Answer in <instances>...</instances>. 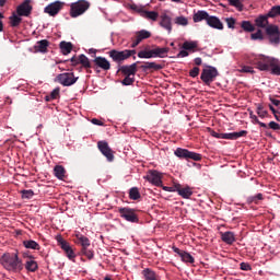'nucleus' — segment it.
I'll list each match as a JSON object with an SVG mask.
<instances>
[{
	"label": "nucleus",
	"instance_id": "1",
	"mask_svg": "<svg viewBox=\"0 0 280 280\" xmlns=\"http://www.w3.org/2000/svg\"><path fill=\"white\" fill-rule=\"evenodd\" d=\"M254 65L259 71H271L272 75H280V61L275 57L260 55L254 60Z\"/></svg>",
	"mask_w": 280,
	"mask_h": 280
},
{
	"label": "nucleus",
	"instance_id": "2",
	"mask_svg": "<svg viewBox=\"0 0 280 280\" xmlns=\"http://www.w3.org/2000/svg\"><path fill=\"white\" fill-rule=\"evenodd\" d=\"M0 264L9 272H21L24 268L23 260L19 258V253H5L0 257Z\"/></svg>",
	"mask_w": 280,
	"mask_h": 280
},
{
	"label": "nucleus",
	"instance_id": "3",
	"mask_svg": "<svg viewBox=\"0 0 280 280\" xmlns=\"http://www.w3.org/2000/svg\"><path fill=\"white\" fill-rule=\"evenodd\" d=\"M91 8V2L86 0H79L70 4V16L71 19H78V16H82L86 10Z\"/></svg>",
	"mask_w": 280,
	"mask_h": 280
},
{
	"label": "nucleus",
	"instance_id": "4",
	"mask_svg": "<svg viewBox=\"0 0 280 280\" xmlns=\"http://www.w3.org/2000/svg\"><path fill=\"white\" fill-rule=\"evenodd\" d=\"M218 75H220L218 69H215V67L208 66L202 70L200 79L207 86H211V82H213Z\"/></svg>",
	"mask_w": 280,
	"mask_h": 280
},
{
	"label": "nucleus",
	"instance_id": "5",
	"mask_svg": "<svg viewBox=\"0 0 280 280\" xmlns=\"http://www.w3.org/2000/svg\"><path fill=\"white\" fill-rule=\"evenodd\" d=\"M174 154L178 159H185V161H189V159L191 161H202V154L191 152V151H189L187 149H183V148H177L175 150Z\"/></svg>",
	"mask_w": 280,
	"mask_h": 280
},
{
	"label": "nucleus",
	"instance_id": "6",
	"mask_svg": "<svg viewBox=\"0 0 280 280\" xmlns=\"http://www.w3.org/2000/svg\"><path fill=\"white\" fill-rule=\"evenodd\" d=\"M268 40L271 45H280V28L275 24H270L265 30Z\"/></svg>",
	"mask_w": 280,
	"mask_h": 280
},
{
	"label": "nucleus",
	"instance_id": "7",
	"mask_svg": "<svg viewBox=\"0 0 280 280\" xmlns=\"http://www.w3.org/2000/svg\"><path fill=\"white\" fill-rule=\"evenodd\" d=\"M118 213L120 218L127 222H132L135 224L139 223V215H137V210L132 208H119Z\"/></svg>",
	"mask_w": 280,
	"mask_h": 280
},
{
	"label": "nucleus",
	"instance_id": "8",
	"mask_svg": "<svg viewBox=\"0 0 280 280\" xmlns=\"http://www.w3.org/2000/svg\"><path fill=\"white\" fill-rule=\"evenodd\" d=\"M56 80L59 82V84H62V86H73V84L78 82L79 78L75 77L73 72H65L58 74Z\"/></svg>",
	"mask_w": 280,
	"mask_h": 280
},
{
	"label": "nucleus",
	"instance_id": "9",
	"mask_svg": "<svg viewBox=\"0 0 280 280\" xmlns=\"http://www.w3.org/2000/svg\"><path fill=\"white\" fill-rule=\"evenodd\" d=\"M97 148H98L100 152L103 154V156L106 158L108 163H113V161H115V151H113V149H110V147L108 145L106 140L98 141Z\"/></svg>",
	"mask_w": 280,
	"mask_h": 280
},
{
	"label": "nucleus",
	"instance_id": "10",
	"mask_svg": "<svg viewBox=\"0 0 280 280\" xmlns=\"http://www.w3.org/2000/svg\"><path fill=\"white\" fill-rule=\"evenodd\" d=\"M32 10H34V7H32V0H24L20 5L16 7V14L18 16H31Z\"/></svg>",
	"mask_w": 280,
	"mask_h": 280
},
{
	"label": "nucleus",
	"instance_id": "11",
	"mask_svg": "<svg viewBox=\"0 0 280 280\" xmlns=\"http://www.w3.org/2000/svg\"><path fill=\"white\" fill-rule=\"evenodd\" d=\"M65 8V2L61 1H55L48 4L45 9L44 12L45 14H49V16H56L59 14L60 10Z\"/></svg>",
	"mask_w": 280,
	"mask_h": 280
},
{
	"label": "nucleus",
	"instance_id": "12",
	"mask_svg": "<svg viewBox=\"0 0 280 280\" xmlns=\"http://www.w3.org/2000/svg\"><path fill=\"white\" fill-rule=\"evenodd\" d=\"M139 62L141 61H137L130 66H120L118 71H120V73H122V75L125 77L135 78V75H137V72L139 71V69L137 68V65H139Z\"/></svg>",
	"mask_w": 280,
	"mask_h": 280
},
{
	"label": "nucleus",
	"instance_id": "13",
	"mask_svg": "<svg viewBox=\"0 0 280 280\" xmlns=\"http://www.w3.org/2000/svg\"><path fill=\"white\" fill-rule=\"evenodd\" d=\"M109 58H112L113 62H116L117 65H121L124 60H128V57L126 55V50H117V49H112L108 52Z\"/></svg>",
	"mask_w": 280,
	"mask_h": 280
},
{
	"label": "nucleus",
	"instance_id": "14",
	"mask_svg": "<svg viewBox=\"0 0 280 280\" xmlns=\"http://www.w3.org/2000/svg\"><path fill=\"white\" fill-rule=\"evenodd\" d=\"M93 69H103V71H109L110 69V61L106 59V57H95Z\"/></svg>",
	"mask_w": 280,
	"mask_h": 280
},
{
	"label": "nucleus",
	"instance_id": "15",
	"mask_svg": "<svg viewBox=\"0 0 280 280\" xmlns=\"http://www.w3.org/2000/svg\"><path fill=\"white\" fill-rule=\"evenodd\" d=\"M147 180L151 183L152 185H155V187H161L163 185V180L161 179V173L159 171H151L147 175Z\"/></svg>",
	"mask_w": 280,
	"mask_h": 280
},
{
	"label": "nucleus",
	"instance_id": "16",
	"mask_svg": "<svg viewBox=\"0 0 280 280\" xmlns=\"http://www.w3.org/2000/svg\"><path fill=\"white\" fill-rule=\"evenodd\" d=\"M174 187H175V191H177V194L182 196V198L188 199V198H191V196L194 195V191H191V188L189 186H186L183 188L180 184H177Z\"/></svg>",
	"mask_w": 280,
	"mask_h": 280
},
{
	"label": "nucleus",
	"instance_id": "17",
	"mask_svg": "<svg viewBox=\"0 0 280 280\" xmlns=\"http://www.w3.org/2000/svg\"><path fill=\"white\" fill-rule=\"evenodd\" d=\"M160 26L166 30L168 34H172V18L164 13L160 16Z\"/></svg>",
	"mask_w": 280,
	"mask_h": 280
},
{
	"label": "nucleus",
	"instance_id": "18",
	"mask_svg": "<svg viewBox=\"0 0 280 280\" xmlns=\"http://www.w3.org/2000/svg\"><path fill=\"white\" fill-rule=\"evenodd\" d=\"M207 25L213 30H224V24L218 19V16H209Z\"/></svg>",
	"mask_w": 280,
	"mask_h": 280
},
{
	"label": "nucleus",
	"instance_id": "19",
	"mask_svg": "<svg viewBox=\"0 0 280 280\" xmlns=\"http://www.w3.org/2000/svg\"><path fill=\"white\" fill-rule=\"evenodd\" d=\"M248 135V131L241 130L238 132H230V133H223V139H229L230 141H235L240 139L241 137H246Z\"/></svg>",
	"mask_w": 280,
	"mask_h": 280
},
{
	"label": "nucleus",
	"instance_id": "20",
	"mask_svg": "<svg viewBox=\"0 0 280 280\" xmlns=\"http://www.w3.org/2000/svg\"><path fill=\"white\" fill-rule=\"evenodd\" d=\"M221 240L222 242H224V244H229L231 246V244H233L235 242V233L228 231V232H221Z\"/></svg>",
	"mask_w": 280,
	"mask_h": 280
},
{
	"label": "nucleus",
	"instance_id": "21",
	"mask_svg": "<svg viewBox=\"0 0 280 280\" xmlns=\"http://www.w3.org/2000/svg\"><path fill=\"white\" fill-rule=\"evenodd\" d=\"M268 19H270V16H268V13L265 15H259L256 20H255V24L257 27H261L262 30H266V27H268L269 22Z\"/></svg>",
	"mask_w": 280,
	"mask_h": 280
},
{
	"label": "nucleus",
	"instance_id": "22",
	"mask_svg": "<svg viewBox=\"0 0 280 280\" xmlns=\"http://www.w3.org/2000/svg\"><path fill=\"white\" fill-rule=\"evenodd\" d=\"M59 49L63 56H69L73 51V44L71 42H61L59 44Z\"/></svg>",
	"mask_w": 280,
	"mask_h": 280
},
{
	"label": "nucleus",
	"instance_id": "23",
	"mask_svg": "<svg viewBox=\"0 0 280 280\" xmlns=\"http://www.w3.org/2000/svg\"><path fill=\"white\" fill-rule=\"evenodd\" d=\"M209 13L207 11H198L194 14L192 20L195 23H200V21H209Z\"/></svg>",
	"mask_w": 280,
	"mask_h": 280
},
{
	"label": "nucleus",
	"instance_id": "24",
	"mask_svg": "<svg viewBox=\"0 0 280 280\" xmlns=\"http://www.w3.org/2000/svg\"><path fill=\"white\" fill-rule=\"evenodd\" d=\"M140 69H142L143 71H148L150 69H153L154 71H161V69H163V66H161L156 62L147 61V62H144L143 66L140 67Z\"/></svg>",
	"mask_w": 280,
	"mask_h": 280
},
{
	"label": "nucleus",
	"instance_id": "25",
	"mask_svg": "<svg viewBox=\"0 0 280 280\" xmlns=\"http://www.w3.org/2000/svg\"><path fill=\"white\" fill-rule=\"evenodd\" d=\"M54 174L59 180H65L67 171L63 168L62 165H56L54 168Z\"/></svg>",
	"mask_w": 280,
	"mask_h": 280
},
{
	"label": "nucleus",
	"instance_id": "26",
	"mask_svg": "<svg viewBox=\"0 0 280 280\" xmlns=\"http://www.w3.org/2000/svg\"><path fill=\"white\" fill-rule=\"evenodd\" d=\"M47 47H49V40L42 39L37 42V45L35 46V50L40 51V54H47Z\"/></svg>",
	"mask_w": 280,
	"mask_h": 280
},
{
	"label": "nucleus",
	"instance_id": "27",
	"mask_svg": "<svg viewBox=\"0 0 280 280\" xmlns=\"http://www.w3.org/2000/svg\"><path fill=\"white\" fill-rule=\"evenodd\" d=\"M79 65H81L83 69H93L91 60L85 55H79Z\"/></svg>",
	"mask_w": 280,
	"mask_h": 280
},
{
	"label": "nucleus",
	"instance_id": "28",
	"mask_svg": "<svg viewBox=\"0 0 280 280\" xmlns=\"http://www.w3.org/2000/svg\"><path fill=\"white\" fill-rule=\"evenodd\" d=\"M153 51V58H165V55L170 51V48L167 47H156L152 49Z\"/></svg>",
	"mask_w": 280,
	"mask_h": 280
},
{
	"label": "nucleus",
	"instance_id": "29",
	"mask_svg": "<svg viewBox=\"0 0 280 280\" xmlns=\"http://www.w3.org/2000/svg\"><path fill=\"white\" fill-rule=\"evenodd\" d=\"M142 19H147L148 21H158L159 12L148 11L144 9V12L142 13Z\"/></svg>",
	"mask_w": 280,
	"mask_h": 280
},
{
	"label": "nucleus",
	"instance_id": "30",
	"mask_svg": "<svg viewBox=\"0 0 280 280\" xmlns=\"http://www.w3.org/2000/svg\"><path fill=\"white\" fill-rule=\"evenodd\" d=\"M142 277L144 278V280H158L156 272H154L150 268H145L144 270H142Z\"/></svg>",
	"mask_w": 280,
	"mask_h": 280
},
{
	"label": "nucleus",
	"instance_id": "31",
	"mask_svg": "<svg viewBox=\"0 0 280 280\" xmlns=\"http://www.w3.org/2000/svg\"><path fill=\"white\" fill-rule=\"evenodd\" d=\"M9 19L11 27H19L23 23V19L16 13H13Z\"/></svg>",
	"mask_w": 280,
	"mask_h": 280
},
{
	"label": "nucleus",
	"instance_id": "32",
	"mask_svg": "<svg viewBox=\"0 0 280 280\" xmlns=\"http://www.w3.org/2000/svg\"><path fill=\"white\" fill-rule=\"evenodd\" d=\"M23 246L31 250H40V245L36 241H23Z\"/></svg>",
	"mask_w": 280,
	"mask_h": 280
},
{
	"label": "nucleus",
	"instance_id": "33",
	"mask_svg": "<svg viewBox=\"0 0 280 280\" xmlns=\"http://www.w3.org/2000/svg\"><path fill=\"white\" fill-rule=\"evenodd\" d=\"M56 240L58 245L60 246V248H62L65 253H67L71 248V245H69V243L65 241V238H62V235H57Z\"/></svg>",
	"mask_w": 280,
	"mask_h": 280
},
{
	"label": "nucleus",
	"instance_id": "34",
	"mask_svg": "<svg viewBox=\"0 0 280 280\" xmlns=\"http://www.w3.org/2000/svg\"><path fill=\"white\" fill-rule=\"evenodd\" d=\"M25 269L28 272H36V270H38V262H36V260L28 259L25 262Z\"/></svg>",
	"mask_w": 280,
	"mask_h": 280
},
{
	"label": "nucleus",
	"instance_id": "35",
	"mask_svg": "<svg viewBox=\"0 0 280 280\" xmlns=\"http://www.w3.org/2000/svg\"><path fill=\"white\" fill-rule=\"evenodd\" d=\"M129 198L130 200H141V192L138 187H132L129 189Z\"/></svg>",
	"mask_w": 280,
	"mask_h": 280
},
{
	"label": "nucleus",
	"instance_id": "36",
	"mask_svg": "<svg viewBox=\"0 0 280 280\" xmlns=\"http://www.w3.org/2000/svg\"><path fill=\"white\" fill-rule=\"evenodd\" d=\"M78 244L81 248H89V246H91V241L84 235H78Z\"/></svg>",
	"mask_w": 280,
	"mask_h": 280
},
{
	"label": "nucleus",
	"instance_id": "37",
	"mask_svg": "<svg viewBox=\"0 0 280 280\" xmlns=\"http://www.w3.org/2000/svg\"><path fill=\"white\" fill-rule=\"evenodd\" d=\"M150 36H152V33H150V31H145V30H141L136 33V38H138V40H140V43L142 40L150 38Z\"/></svg>",
	"mask_w": 280,
	"mask_h": 280
},
{
	"label": "nucleus",
	"instance_id": "38",
	"mask_svg": "<svg viewBox=\"0 0 280 280\" xmlns=\"http://www.w3.org/2000/svg\"><path fill=\"white\" fill-rule=\"evenodd\" d=\"M260 200H264V194H261V192H259V194H257L255 196L247 197V202L249 205H253V203L254 205H259Z\"/></svg>",
	"mask_w": 280,
	"mask_h": 280
},
{
	"label": "nucleus",
	"instance_id": "39",
	"mask_svg": "<svg viewBox=\"0 0 280 280\" xmlns=\"http://www.w3.org/2000/svg\"><path fill=\"white\" fill-rule=\"evenodd\" d=\"M267 16H269V19H276V16H280V5H273L267 13Z\"/></svg>",
	"mask_w": 280,
	"mask_h": 280
},
{
	"label": "nucleus",
	"instance_id": "40",
	"mask_svg": "<svg viewBox=\"0 0 280 280\" xmlns=\"http://www.w3.org/2000/svg\"><path fill=\"white\" fill-rule=\"evenodd\" d=\"M241 27L244 30V32H255V25H253L250 21H243L241 23Z\"/></svg>",
	"mask_w": 280,
	"mask_h": 280
},
{
	"label": "nucleus",
	"instance_id": "41",
	"mask_svg": "<svg viewBox=\"0 0 280 280\" xmlns=\"http://www.w3.org/2000/svg\"><path fill=\"white\" fill-rule=\"evenodd\" d=\"M182 261L185 264H195L196 259H194V256L191 254L184 252L180 257Z\"/></svg>",
	"mask_w": 280,
	"mask_h": 280
},
{
	"label": "nucleus",
	"instance_id": "42",
	"mask_svg": "<svg viewBox=\"0 0 280 280\" xmlns=\"http://www.w3.org/2000/svg\"><path fill=\"white\" fill-rule=\"evenodd\" d=\"M20 194L23 200H32V198H34V190L32 189L21 190Z\"/></svg>",
	"mask_w": 280,
	"mask_h": 280
},
{
	"label": "nucleus",
	"instance_id": "43",
	"mask_svg": "<svg viewBox=\"0 0 280 280\" xmlns=\"http://www.w3.org/2000/svg\"><path fill=\"white\" fill-rule=\"evenodd\" d=\"M230 5L233 8H236L238 12H242L244 10V4L242 3V0H228Z\"/></svg>",
	"mask_w": 280,
	"mask_h": 280
},
{
	"label": "nucleus",
	"instance_id": "44",
	"mask_svg": "<svg viewBox=\"0 0 280 280\" xmlns=\"http://www.w3.org/2000/svg\"><path fill=\"white\" fill-rule=\"evenodd\" d=\"M81 255H84V257H88L90 260L95 257L93 249H90L89 247L81 248Z\"/></svg>",
	"mask_w": 280,
	"mask_h": 280
},
{
	"label": "nucleus",
	"instance_id": "45",
	"mask_svg": "<svg viewBox=\"0 0 280 280\" xmlns=\"http://www.w3.org/2000/svg\"><path fill=\"white\" fill-rule=\"evenodd\" d=\"M138 58H154L153 51L151 50H141L138 52Z\"/></svg>",
	"mask_w": 280,
	"mask_h": 280
},
{
	"label": "nucleus",
	"instance_id": "46",
	"mask_svg": "<svg viewBox=\"0 0 280 280\" xmlns=\"http://www.w3.org/2000/svg\"><path fill=\"white\" fill-rule=\"evenodd\" d=\"M198 47V44L196 42H185L183 44V49L186 51H191L192 49H196Z\"/></svg>",
	"mask_w": 280,
	"mask_h": 280
},
{
	"label": "nucleus",
	"instance_id": "47",
	"mask_svg": "<svg viewBox=\"0 0 280 280\" xmlns=\"http://www.w3.org/2000/svg\"><path fill=\"white\" fill-rule=\"evenodd\" d=\"M252 40H264V32L261 30H257L256 33L250 35Z\"/></svg>",
	"mask_w": 280,
	"mask_h": 280
},
{
	"label": "nucleus",
	"instance_id": "48",
	"mask_svg": "<svg viewBox=\"0 0 280 280\" xmlns=\"http://www.w3.org/2000/svg\"><path fill=\"white\" fill-rule=\"evenodd\" d=\"M175 23L176 25H183L184 27L189 25V20H187V18L185 16H177L175 19Z\"/></svg>",
	"mask_w": 280,
	"mask_h": 280
},
{
	"label": "nucleus",
	"instance_id": "49",
	"mask_svg": "<svg viewBox=\"0 0 280 280\" xmlns=\"http://www.w3.org/2000/svg\"><path fill=\"white\" fill-rule=\"evenodd\" d=\"M224 21L229 30H235V23H237V20H235L234 18H225Z\"/></svg>",
	"mask_w": 280,
	"mask_h": 280
},
{
	"label": "nucleus",
	"instance_id": "50",
	"mask_svg": "<svg viewBox=\"0 0 280 280\" xmlns=\"http://www.w3.org/2000/svg\"><path fill=\"white\" fill-rule=\"evenodd\" d=\"M132 84H135V77H125L121 81L122 86H132Z\"/></svg>",
	"mask_w": 280,
	"mask_h": 280
},
{
	"label": "nucleus",
	"instance_id": "51",
	"mask_svg": "<svg viewBox=\"0 0 280 280\" xmlns=\"http://www.w3.org/2000/svg\"><path fill=\"white\" fill-rule=\"evenodd\" d=\"M131 10H133V12H138V14H140V16H143V12L145 11V7H139L137 4H131Z\"/></svg>",
	"mask_w": 280,
	"mask_h": 280
},
{
	"label": "nucleus",
	"instance_id": "52",
	"mask_svg": "<svg viewBox=\"0 0 280 280\" xmlns=\"http://www.w3.org/2000/svg\"><path fill=\"white\" fill-rule=\"evenodd\" d=\"M199 74H200V68H198V67H194V68L189 71L190 78H198Z\"/></svg>",
	"mask_w": 280,
	"mask_h": 280
},
{
	"label": "nucleus",
	"instance_id": "53",
	"mask_svg": "<svg viewBox=\"0 0 280 280\" xmlns=\"http://www.w3.org/2000/svg\"><path fill=\"white\" fill-rule=\"evenodd\" d=\"M58 97H60V88H56V89L52 90V92L50 93V98H51V100H58Z\"/></svg>",
	"mask_w": 280,
	"mask_h": 280
},
{
	"label": "nucleus",
	"instance_id": "54",
	"mask_svg": "<svg viewBox=\"0 0 280 280\" xmlns=\"http://www.w3.org/2000/svg\"><path fill=\"white\" fill-rule=\"evenodd\" d=\"M66 255L68 257V259H70V261H74L75 259V253L73 252V248H69L68 252H66Z\"/></svg>",
	"mask_w": 280,
	"mask_h": 280
},
{
	"label": "nucleus",
	"instance_id": "55",
	"mask_svg": "<svg viewBox=\"0 0 280 280\" xmlns=\"http://www.w3.org/2000/svg\"><path fill=\"white\" fill-rule=\"evenodd\" d=\"M66 255L68 257V259H70V261H74L75 259V253L73 252V248H69L68 252H66Z\"/></svg>",
	"mask_w": 280,
	"mask_h": 280
},
{
	"label": "nucleus",
	"instance_id": "56",
	"mask_svg": "<svg viewBox=\"0 0 280 280\" xmlns=\"http://www.w3.org/2000/svg\"><path fill=\"white\" fill-rule=\"evenodd\" d=\"M242 73H255V70L250 66H243L241 69Z\"/></svg>",
	"mask_w": 280,
	"mask_h": 280
},
{
	"label": "nucleus",
	"instance_id": "57",
	"mask_svg": "<svg viewBox=\"0 0 280 280\" xmlns=\"http://www.w3.org/2000/svg\"><path fill=\"white\" fill-rule=\"evenodd\" d=\"M241 270H245L246 272H248L249 270H253V267H250V264L248 262H241Z\"/></svg>",
	"mask_w": 280,
	"mask_h": 280
},
{
	"label": "nucleus",
	"instance_id": "58",
	"mask_svg": "<svg viewBox=\"0 0 280 280\" xmlns=\"http://www.w3.org/2000/svg\"><path fill=\"white\" fill-rule=\"evenodd\" d=\"M140 39H138L137 36L131 38V48L135 49L139 44H140Z\"/></svg>",
	"mask_w": 280,
	"mask_h": 280
},
{
	"label": "nucleus",
	"instance_id": "59",
	"mask_svg": "<svg viewBox=\"0 0 280 280\" xmlns=\"http://www.w3.org/2000/svg\"><path fill=\"white\" fill-rule=\"evenodd\" d=\"M269 128H271V130H280V125L277 124L276 121H270Z\"/></svg>",
	"mask_w": 280,
	"mask_h": 280
},
{
	"label": "nucleus",
	"instance_id": "60",
	"mask_svg": "<svg viewBox=\"0 0 280 280\" xmlns=\"http://www.w3.org/2000/svg\"><path fill=\"white\" fill-rule=\"evenodd\" d=\"M211 137H214L215 139H223L224 133H218L214 130H210Z\"/></svg>",
	"mask_w": 280,
	"mask_h": 280
},
{
	"label": "nucleus",
	"instance_id": "61",
	"mask_svg": "<svg viewBox=\"0 0 280 280\" xmlns=\"http://www.w3.org/2000/svg\"><path fill=\"white\" fill-rule=\"evenodd\" d=\"M70 62H72V67H78L80 65V57H72Z\"/></svg>",
	"mask_w": 280,
	"mask_h": 280
},
{
	"label": "nucleus",
	"instance_id": "62",
	"mask_svg": "<svg viewBox=\"0 0 280 280\" xmlns=\"http://www.w3.org/2000/svg\"><path fill=\"white\" fill-rule=\"evenodd\" d=\"M189 56V52L187 50H180L177 55V58H187Z\"/></svg>",
	"mask_w": 280,
	"mask_h": 280
},
{
	"label": "nucleus",
	"instance_id": "63",
	"mask_svg": "<svg viewBox=\"0 0 280 280\" xmlns=\"http://www.w3.org/2000/svg\"><path fill=\"white\" fill-rule=\"evenodd\" d=\"M125 54H126L127 60H128V58H130V56H135V54H137V50L125 49Z\"/></svg>",
	"mask_w": 280,
	"mask_h": 280
},
{
	"label": "nucleus",
	"instance_id": "64",
	"mask_svg": "<svg viewBox=\"0 0 280 280\" xmlns=\"http://www.w3.org/2000/svg\"><path fill=\"white\" fill-rule=\"evenodd\" d=\"M257 115L264 119V117H268V110H257Z\"/></svg>",
	"mask_w": 280,
	"mask_h": 280
}]
</instances>
